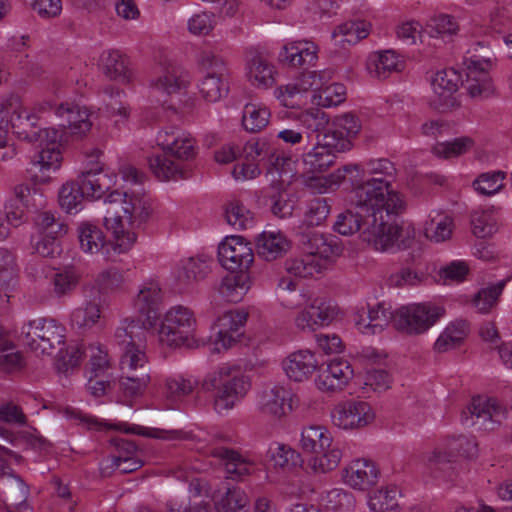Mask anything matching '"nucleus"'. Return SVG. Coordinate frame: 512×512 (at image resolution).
<instances>
[{
  "label": "nucleus",
  "mask_w": 512,
  "mask_h": 512,
  "mask_svg": "<svg viewBox=\"0 0 512 512\" xmlns=\"http://www.w3.org/2000/svg\"><path fill=\"white\" fill-rule=\"evenodd\" d=\"M335 232L349 236L356 232L364 242L371 244L376 250L387 251L394 246L398 249H406L411 246L414 233L404 231L392 222H378V216L369 213L368 208L355 205L354 209H348L337 216L333 225Z\"/></svg>",
  "instance_id": "f257e3e1"
},
{
  "label": "nucleus",
  "mask_w": 512,
  "mask_h": 512,
  "mask_svg": "<svg viewBox=\"0 0 512 512\" xmlns=\"http://www.w3.org/2000/svg\"><path fill=\"white\" fill-rule=\"evenodd\" d=\"M121 174L127 185L134 186L128 199H124V215L104 218L106 229L111 231L114 237V249L119 253L128 251L137 239L135 232L124 229L123 220L125 219L132 228H141L148 222L152 213L150 199L142 187L146 179L145 173L134 166L125 165L121 169Z\"/></svg>",
  "instance_id": "f03ea898"
},
{
  "label": "nucleus",
  "mask_w": 512,
  "mask_h": 512,
  "mask_svg": "<svg viewBox=\"0 0 512 512\" xmlns=\"http://www.w3.org/2000/svg\"><path fill=\"white\" fill-rule=\"evenodd\" d=\"M157 145L162 153H155L148 158L151 171L161 181L188 179L192 169L182 160L196 156L195 140L176 127H167L158 132Z\"/></svg>",
  "instance_id": "7ed1b4c3"
},
{
  "label": "nucleus",
  "mask_w": 512,
  "mask_h": 512,
  "mask_svg": "<svg viewBox=\"0 0 512 512\" xmlns=\"http://www.w3.org/2000/svg\"><path fill=\"white\" fill-rule=\"evenodd\" d=\"M127 337L124 328L116 329L115 341L122 351L119 365L126 374L119 380V389L125 396L134 397L142 394L150 382V369L144 344L138 345Z\"/></svg>",
  "instance_id": "20e7f679"
},
{
  "label": "nucleus",
  "mask_w": 512,
  "mask_h": 512,
  "mask_svg": "<svg viewBox=\"0 0 512 512\" xmlns=\"http://www.w3.org/2000/svg\"><path fill=\"white\" fill-rule=\"evenodd\" d=\"M354 205L368 208L369 213L378 216V222H391V217L402 213L405 202L402 195L380 178H366L351 196Z\"/></svg>",
  "instance_id": "39448f33"
},
{
  "label": "nucleus",
  "mask_w": 512,
  "mask_h": 512,
  "mask_svg": "<svg viewBox=\"0 0 512 512\" xmlns=\"http://www.w3.org/2000/svg\"><path fill=\"white\" fill-rule=\"evenodd\" d=\"M204 391H215L214 408L218 413L232 409L250 389V382L240 368L224 364L201 382Z\"/></svg>",
  "instance_id": "423d86ee"
},
{
  "label": "nucleus",
  "mask_w": 512,
  "mask_h": 512,
  "mask_svg": "<svg viewBox=\"0 0 512 512\" xmlns=\"http://www.w3.org/2000/svg\"><path fill=\"white\" fill-rule=\"evenodd\" d=\"M162 303V291L157 282L145 283L140 289L135 300V306L139 316L124 319L117 329L124 328L127 339L133 340L138 345L145 344L146 332L155 329L160 319V307Z\"/></svg>",
  "instance_id": "0eeeda50"
},
{
  "label": "nucleus",
  "mask_w": 512,
  "mask_h": 512,
  "mask_svg": "<svg viewBox=\"0 0 512 512\" xmlns=\"http://www.w3.org/2000/svg\"><path fill=\"white\" fill-rule=\"evenodd\" d=\"M300 444L303 452L312 454L308 462L314 472L326 473L339 465L342 451L336 446L332 447V436L325 427H305Z\"/></svg>",
  "instance_id": "6e6552de"
},
{
  "label": "nucleus",
  "mask_w": 512,
  "mask_h": 512,
  "mask_svg": "<svg viewBox=\"0 0 512 512\" xmlns=\"http://www.w3.org/2000/svg\"><path fill=\"white\" fill-rule=\"evenodd\" d=\"M37 170L31 165L28 173L33 183L16 185L14 187V196L5 205L7 223L12 226L17 227L26 222L30 214L39 212L46 205V198L37 187V183H46L47 181H39L33 178V176H41V173H36Z\"/></svg>",
  "instance_id": "1a4fd4ad"
},
{
  "label": "nucleus",
  "mask_w": 512,
  "mask_h": 512,
  "mask_svg": "<svg viewBox=\"0 0 512 512\" xmlns=\"http://www.w3.org/2000/svg\"><path fill=\"white\" fill-rule=\"evenodd\" d=\"M196 319L193 312L184 306L172 307L160 323L158 330L162 343L171 347L194 348L197 346L195 339Z\"/></svg>",
  "instance_id": "9d476101"
},
{
  "label": "nucleus",
  "mask_w": 512,
  "mask_h": 512,
  "mask_svg": "<svg viewBox=\"0 0 512 512\" xmlns=\"http://www.w3.org/2000/svg\"><path fill=\"white\" fill-rule=\"evenodd\" d=\"M65 327L53 318L40 317L25 323L21 328V341L34 352L52 355L64 345Z\"/></svg>",
  "instance_id": "9b49d317"
},
{
  "label": "nucleus",
  "mask_w": 512,
  "mask_h": 512,
  "mask_svg": "<svg viewBox=\"0 0 512 512\" xmlns=\"http://www.w3.org/2000/svg\"><path fill=\"white\" fill-rule=\"evenodd\" d=\"M69 135L63 128H38L36 139L41 148L32 158L31 165L41 172V176H33L35 180L49 181L50 173L59 169L62 161L59 145L68 142Z\"/></svg>",
  "instance_id": "f8f14e48"
},
{
  "label": "nucleus",
  "mask_w": 512,
  "mask_h": 512,
  "mask_svg": "<svg viewBox=\"0 0 512 512\" xmlns=\"http://www.w3.org/2000/svg\"><path fill=\"white\" fill-rule=\"evenodd\" d=\"M444 315V307L431 302L410 304L395 310L394 327L409 335H419L428 331Z\"/></svg>",
  "instance_id": "ddd939ff"
},
{
  "label": "nucleus",
  "mask_w": 512,
  "mask_h": 512,
  "mask_svg": "<svg viewBox=\"0 0 512 512\" xmlns=\"http://www.w3.org/2000/svg\"><path fill=\"white\" fill-rule=\"evenodd\" d=\"M201 63L207 73L198 84L199 93L207 102H218L229 93V73L226 64L213 53L203 54Z\"/></svg>",
  "instance_id": "4468645a"
},
{
  "label": "nucleus",
  "mask_w": 512,
  "mask_h": 512,
  "mask_svg": "<svg viewBox=\"0 0 512 512\" xmlns=\"http://www.w3.org/2000/svg\"><path fill=\"white\" fill-rule=\"evenodd\" d=\"M156 60L155 72L150 80V86L154 90L171 95L187 89L191 80L187 70L162 51L156 56Z\"/></svg>",
  "instance_id": "2eb2a0df"
},
{
  "label": "nucleus",
  "mask_w": 512,
  "mask_h": 512,
  "mask_svg": "<svg viewBox=\"0 0 512 512\" xmlns=\"http://www.w3.org/2000/svg\"><path fill=\"white\" fill-rule=\"evenodd\" d=\"M42 111H51L59 119L58 126L66 130L67 134L76 139L82 138L91 129L89 112L87 108L78 104L53 101H45L41 105Z\"/></svg>",
  "instance_id": "dca6fc26"
},
{
  "label": "nucleus",
  "mask_w": 512,
  "mask_h": 512,
  "mask_svg": "<svg viewBox=\"0 0 512 512\" xmlns=\"http://www.w3.org/2000/svg\"><path fill=\"white\" fill-rule=\"evenodd\" d=\"M218 260L231 273L248 272L254 260L253 249L243 236H229L218 247Z\"/></svg>",
  "instance_id": "f3484780"
},
{
  "label": "nucleus",
  "mask_w": 512,
  "mask_h": 512,
  "mask_svg": "<svg viewBox=\"0 0 512 512\" xmlns=\"http://www.w3.org/2000/svg\"><path fill=\"white\" fill-rule=\"evenodd\" d=\"M239 162L234 166L232 175L236 180L254 179L261 174V170L255 161H260L269 158L272 165H277L279 157L277 156L275 162L273 161V149L266 143L260 144L259 141H247L246 144L240 148Z\"/></svg>",
  "instance_id": "a211bd4d"
},
{
  "label": "nucleus",
  "mask_w": 512,
  "mask_h": 512,
  "mask_svg": "<svg viewBox=\"0 0 512 512\" xmlns=\"http://www.w3.org/2000/svg\"><path fill=\"white\" fill-rule=\"evenodd\" d=\"M247 319L248 313L244 310H228L219 316L213 327L217 334L213 350L217 352H220L221 348L227 350L240 342L244 336Z\"/></svg>",
  "instance_id": "6ab92c4d"
},
{
  "label": "nucleus",
  "mask_w": 512,
  "mask_h": 512,
  "mask_svg": "<svg viewBox=\"0 0 512 512\" xmlns=\"http://www.w3.org/2000/svg\"><path fill=\"white\" fill-rule=\"evenodd\" d=\"M339 314L335 302L328 298H315L295 318V324L301 330L315 331L331 324Z\"/></svg>",
  "instance_id": "aec40b11"
},
{
  "label": "nucleus",
  "mask_w": 512,
  "mask_h": 512,
  "mask_svg": "<svg viewBox=\"0 0 512 512\" xmlns=\"http://www.w3.org/2000/svg\"><path fill=\"white\" fill-rule=\"evenodd\" d=\"M299 244L305 255H313L321 262L332 256H339L343 247L338 237L323 234L310 228H299Z\"/></svg>",
  "instance_id": "412c9836"
},
{
  "label": "nucleus",
  "mask_w": 512,
  "mask_h": 512,
  "mask_svg": "<svg viewBox=\"0 0 512 512\" xmlns=\"http://www.w3.org/2000/svg\"><path fill=\"white\" fill-rule=\"evenodd\" d=\"M335 154L318 144L302 156L304 173L307 175L305 184L322 193L328 188V179L317 176L326 172L334 164Z\"/></svg>",
  "instance_id": "4be33fe9"
},
{
  "label": "nucleus",
  "mask_w": 512,
  "mask_h": 512,
  "mask_svg": "<svg viewBox=\"0 0 512 512\" xmlns=\"http://www.w3.org/2000/svg\"><path fill=\"white\" fill-rule=\"evenodd\" d=\"M331 416L335 426L346 430L364 427L374 419L370 404L361 400H348L338 404Z\"/></svg>",
  "instance_id": "5701e85b"
},
{
  "label": "nucleus",
  "mask_w": 512,
  "mask_h": 512,
  "mask_svg": "<svg viewBox=\"0 0 512 512\" xmlns=\"http://www.w3.org/2000/svg\"><path fill=\"white\" fill-rule=\"evenodd\" d=\"M448 452H435L429 459L430 468L443 471L448 477L452 476L450 470H453L455 457L464 456L472 458L477 454V443L466 436L460 435L451 439L448 443Z\"/></svg>",
  "instance_id": "b1692460"
},
{
  "label": "nucleus",
  "mask_w": 512,
  "mask_h": 512,
  "mask_svg": "<svg viewBox=\"0 0 512 512\" xmlns=\"http://www.w3.org/2000/svg\"><path fill=\"white\" fill-rule=\"evenodd\" d=\"M461 81V75L452 68L438 71L434 75L431 85L437 97L434 100V105L438 110L446 112L459 105L454 94Z\"/></svg>",
  "instance_id": "393cba45"
},
{
  "label": "nucleus",
  "mask_w": 512,
  "mask_h": 512,
  "mask_svg": "<svg viewBox=\"0 0 512 512\" xmlns=\"http://www.w3.org/2000/svg\"><path fill=\"white\" fill-rule=\"evenodd\" d=\"M468 20L464 17L457 18L449 14H434L426 21L425 27L416 20H405L398 23L395 32H425L430 29L431 32H458L467 29Z\"/></svg>",
  "instance_id": "a878e982"
},
{
  "label": "nucleus",
  "mask_w": 512,
  "mask_h": 512,
  "mask_svg": "<svg viewBox=\"0 0 512 512\" xmlns=\"http://www.w3.org/2000/svg\"><path fill=\"white\" fill-rule=\"evenodd\" d=\"M74 182L81 188L85 199H100L114 184L113 177L103 173L98 162L83 170Z\"/></svg>",
  "instance_id": "bb28decb"
},
{
  "label": "nucleus",
  "mask_w": 512,
  "mask_h": 512,
  "mask_svg": "<svg viewBox=\"0 0 512 512\" xmlns=\"http://www.w3.org/2000/svg\"><path fill=\"white\" fill-rule=\"evenodd\" d=\"M354 372L348 360L334 358L326 368H320L316 378L317 387L321 391H335L343 388L353 377Z\"/></svg>",
  "instance_id": "cd10ccee"
},
{
  "label": "nucleus",
  "mask_w": 512,
  "mask_h": 512,
  "mask_svg": "<svg viewBox=\"0 0 512 512\" xmlns=\"http://www.w3.org/2000/svg\"><path fill=\"white\" fill-rule=\"evenodd\" d=\"M379 470L374 462L367 459L352 461L343 471L345 483L354 489L366 490L378 481Z\"/></svg>",
  "instance_id": "c85d7f7f"
},
{
  "label": "nucleus",
  "mask_w": 512,
  "mask_h": 512,
  "mask_svg": "<svg viewBox=\"0 0 512 512\" xmlns=\"http://www.w3.org/2000/svg\"><path fill=\"white\" fill-rule=\"evenodd\" d=\"M465 75L466 79L461 81V85L471 98L482 100L494 93L492 79L480 62L472 61Z\"/></svg>",
  "instance_id": "c756f323"
},
{
  "label": "nucleus",
  "mask_w": 512,
  "mask_h": 512,
  "mask_svg": "<svg viewBox=\"0 0 512 512\" xmlns=\"http://www.w3.org/2000/svg\"><path fill=\"white\" fill-rule=\"evenodd\" d=\"M293 397L290 389L275 385L262 394L259 403L260 410L265 415L281 418L292 410Z\"/></svg>",
  "instance_id": "7c9ffc66"
},
{
  "label": "nucleus",
  "mask_w": 512,
  "mask_h": 512,
  "mask_svg": "<svg viewBox=\"0 0 512 512\" xmlns=\"http://www.w3.org/2000/svg\"><path fill=\"white\" fill-rule=\"evenodd\" d=\"M246 69L248 81L257 88L267 89L275 83V66L257 51L249 53Z\"/></svg>",
  "instance_id": "2f4dec72"
},
{
  "label": "nucleus",
  "mask_w": 512,
  "mask_h": 512,
  "mask_svg": "<svg viewBox=\"0 0 512 512\" xmlns=\"http://www.w3.org/2000/svg\"><path fill=\"white\" fill-rule=\"evenodd\" d=\"M71 326L78 333H86L101 327V297L99 293L73 310L70 316Z\"/></svg>",
  "instance_id": "473e14b6"
},
{
  "label": "nucleus",
  "mask_w": 512,
  "mask_h": 512,
  "mask_svg": "<svg viewBox=\"0 0 512 512\" xmlns=\"http://www.w3.org/2000/svg\"><path fill=\"white\" fill-rule=\"evenodd\" d=\"M100 66L110 80L126 84L131 82L133 73L129 58L118 50L104 51L100 57Z\"/></svg>",
  "instance_id": "72a5a7b5"
},
{
  "label": "nucleus",
  "mask_w": 512,
  "mask_h": 512,
  "mask_svg": "<svg viewBox=\"0 0 512 512\" xmlns=\"http://www.w3.org/2000/svg\"><path fill=\"white\" fill-rule=\"evenodd\" d=\"M368 74L376 79H387L392 73L403 69V62L392 50L371 53L366 62Z\"/></svg>",
  "instance_id": "f704fd0d"
},
{
  "label": "nucleus",
  "mask_w": 512,
  "mask_h": 512,
  "mask_svg": "<svg viewBox=\"0 0 512 512\" xmlns=\"http://www.w3.org/2000/svg\"><path fill=\"white\" fill-rule=\"evenodd\" d=\"M317 367L314 354L309 350L291 353L283 362L286 375L296 382L308 379Z\"/></svg>",
  "instance_id": "c9c22d12"
},
{
  "label": "nucleus",
  "mask_w": 512,
  "mask_h": 512,
  "mask_svg": "<svg viewBox=\"0 0 512 512\" xmlns=\"http://www.w3.org/2000/svg\"><path fill=\"white\" fill-rule=\"evenodd\" d=\"M317 58L316 45L311 42H293L282 47L278 59L282 64L297 67L312 65Z\"/></svg>",
  "instance_id": "e433bc0d"
},
{
  "label": "nucleus",
  "mask_w": 512,
  "mask_h": 512,
  "mask_svg": "<svg viewBox=\"0 0 512 512\" xmlns=\"http://www.w3.org/2000/svg\"><path fill=\"white\" fill-rule=\"evenodd\" d=\"M395 311L384 302L369 306L366 316L361 315L357 326L363 333L375 334L383 330L391 321L394 324Z\"/></svg>",
  "instance_id": "4c0bfd02"
},
{
  "label": "nucleus",
  "mask_w": 512,
  "mask_h": 512,
  "mask_svg": "<svg viewBox=\"0 0 512 512\" xmlns=\"http://www.w3.org/2000/svg\"><path fill=\"white\" fill-rule=\"evenodd\" d=\"M256 252L266 261L282 257L290 249V242L281 232H263L256 239Z\"/></svg>",
  "instance_id": "58836bf2"
},
{
  "label": "nucleus",
  "mask_w": 512,
  "mask_h": 512,
  "mask_svg": "<svg viewBox=\"0 0 512 512\" xmlns=\"http://www.w3.org/2000/svg\"><path fill=\"white\" fill-rule=\"evenodd\" d=\"M212 455L223 461L227 478L242 479L244 476L250 474L253 464L245 459L237 451L226 448L216 447L212 450Z\"/></svg>",
  "instance_id": "ea45409f"
},
{
  "label": "nucleus",
  "mask_w": 512,
  "mask_h": 512,
  "mask_svg": "<svg viewBox=\"0 0 512 512\" xmlns=\"http://www.w3.org/2000/svg\"><path fill=\"white\" fill-rule=\"evenodd\" d=\"M258 202L263 205L270 203L271 212L278 218H289L293 214L294 204L288 199V194L274 186H269L256 192Z\"/></svg>",
  "instance_id": "a19ab883"
},
{
  "label": "nucleus",
  "mask_w": 512,
  "mask_h": 512,
  "mask_svg": "<svg viewBox=\"0 0 512 512\" xmlns=\"http://www.w3.org/2000/svg\"><path fill=\"white\" fill-rule=\"evenodd\" d=\"M210 270L208 258L191 257L181 261L177 271V280L181 285L190 286L205 279Z\"/></svg>",
  "instance_id": "79ce46f5"
},
{
  "label": "nucleus",
  "mask_w": 512,
  "mask_h": 512,
  "mask_svg": "<svg viewBox=\"0 0 512 512\" xmlns=\"http://www.w3.org/2000/svg\"><path fill=\"white\" fill-rule=\"evenodd\" d=\"M250 284L248 272L230 273L222 279L219 293L227 302L238 303L250 289Z\"/></svg>",
  "instance_id": "37998d69"
},
{
  "label": "nucleus",
  "mask_w": 512,
  "mask_h": 512,
  "mask_svg": "<svg viewBox=\"0 0 512 512\" xmlns=\"http://www.w3.org/2000/svg\"><path fill=\"white\" fill-rule=\"evenodd\" d=\"M469 331L470 325L468 321L464 319H457L453 321L440 334L434 344V349L437 352L442 353L457 347L468 336Z\"/></svg>",
  "instance_id": "c03bdc74"
},
{
  "label": "nucleus",
  "mask_w": 512,
  "mask_h": 512,
  "mask_svg": "<svg viewBox=\"0 0 512 512\" xmlns=\"http://www.w3.org/2000/svg\"><path fill=\"white\" fill-rule=\"evenodd\" d=\"M365 179L363 164H346L329 175L328 186L343 185L344 189H351L353 194Z\"/></svg>",
  "instance_id": "a18cd8bd"
},
{
  "label": "nucleus",
  "mask_w": 512,
  "mask_h": 512,
  "mask_svg": "<svg viewBox=\"0 0 512 512\" xmlns=\"http://www.w3.org/2000/svg\"><path fill=\"white\" fill-rule=\"evenodd\" d=\"M25 361L21 352L15 350V346L0 327V372L15 373L24 368Z\"/></svg>",
  "instance_id": "49530a36"
},
{
  "label": "nucleus",
  "mask_w": 512,
  "mask_h": 512,
  "mask_svg": "<svg viewBox=\"0 0 512 512\" xmlns=\"http://www.w3.org/2000/svg\"><path fill=\"white\" fill-rule=\"evenodd\" d=\"M270 116L265 105L247 103L242 111V126L247 132L257 133L268 125Z\"/></svg>",
  "instance_id": "de8ad7c7"
},
{
  "label": "nucleus",
  "mask_w": 512,
  "mask_h": 512,
  "mask_svg": "<svg viewBox=\"0 0 512 512\" xmlns=\"http://www.w3.org/2000/svg\"><path fill=\"white\" fill-rule=\"evenodd\" d=\"M331 211L330 200L322 197H315L306 203L302 223L299 228H312L322 225Z\"/></svg>",
  "instance_id": "09e8293b"
},
{
  "label": "nucleus",
  "mask_w": 512,
  "mask_h": 512,
  "mask_svg": "<svg viewBox=\"0 0 512 512\" xmlns=\"http://www.w3.org/2000/svg\"><path fill=\"white\" fill-rule=\"evenodd\" d=\"M215 507L217 512H249V498L242 488L227 487Z\"/></svg>",
  "instance_id": "8fccbe9b"
},
{
  "label": "nucleus",
  "mask_w": 512,
  "mask_h": 512,
  "mask_svg": "<svg viewBox=\"0 0 512 512\" xmlns=\"http://www.w3.org/2000/svg\"><path fill=\"white\" fill-rule=\"evenodd\" d=\"M78 239L81 249L92 254L98 253L106 244L103 231L89 222H83L78 226Z\"/></svg>",
  "instance_id": "3c124183"
},
{
  "label": "nucleus",
  "mask_w": 512,
  "mask_h": 512,
  "mask_svg": "<svg viewBox=\"0 0 512 512\" xmlns=\"http://www.w3.org/2000/svg\"><path fill=\"white\" fill-rule=\"evenodd\" d=\"M266 458L274 467L279 468H294L302 463L300 454L291 447L280 444L272 443L267 452Z\"/></svg>",
  "instance_id": "603ef678"
},
{
  "label": "nucleus",
  "mask_w": 512,
  "mask_h": 512,
  "mask_svg": "<svg viewBox=\"0 0 512 512\" xmlns=\"http://www.w3.org/2000/svg\"><path fill=\"white\" fill-rule=\"evenodd\" d=\"M24 108L18 95H11L0 104V133L14 134V124H17L22 116Z\"/></svg>",
  "instance_id": "864d4df0"
},
{
  "label": "nucleus",
  "mask_w": 512,
  "mask_h": 512,
  "mask_svg": "<svg viewBox=\"0 0 512 512\" xmlns=\"http://www.w3.org/2000/svg\"><path fill=\"white\" fill-rule=\"evenodd\" d=\"M341 131L334 124L328 125L322 134L317 135V144L333 154L350 150L351 140L344 136Z\"/></svg>",
  "instance_id": "5fc2aeb1"
},
{
  "label": "nucleus",
  "mask_w": 512,
  "mask_h": 512,
  "mask_svg": "<svg viewBox=\"0 0 512 512\" xmlns=\"http://www.w3.org/2000/svg\"><path fill=\"white\" fill-rule=\"evenodd\" d=\"M78 280L79 274L73 266L54 270L51 277L53 293L57 297L70 294L76 288Z\"/></svg>",
  "instance_id": "6e6d98bb"
},
{
  "label": "nucleus",
  "mask_w": 512,
  "mask_h": 512,
  "mask_svg": "<svg viewBox=\"0 0 512 512\" xmlns=\"http://www.w3.org/2000/svg\"><path fill=\"white\" fill-rule=\"evenodd\" d=\"M400 495L397 487H386L379 489L369 495L368 506L374 512H390L398 507V496Z\"/></svg>",
  "instance_id": "4d7b16f0"
},
{
  "label": "nucleus",
  "mask_w": 512,
  "mask_h": 512,
  "mask_svg": "<svg viewBox=\"0 0 512 512\" xmlns=\"http://www.w3.org/2000/svg\"><path fill=\"white\" fill-rule=\"evenodd\" d=\"M508 280H501L486 288L480 289L473 298V305L480 313H488L497 305Z\"/></svg>",
  "instance_id": "13d9d810"
},
{
  "label": "nucleus",
  "mask_w": 512,
  "mask_h": 512,
  "mask_svg": "<svg viewBox=\"0 0 512 512\" xmlns=\"http://www.w3.org/2000/svg\"><path fill=\"white\" fill-rule=\"evenodd\" d=\"M286 270L289 274L300 278L313 277L322 271L323 265L313 255H304L300 258L286 261Z\"/></svg>",
  "instance_id": "bf43d9fd"
},
{
  "label": "nucleus",
  "mask_w": 512,
  "mask_h": 512,
  "mask_svg": "<svg viewBox=\"0 0 512 512\" xmlns=\"http://www.w3.org/2000/svg\"><path fill=\"white\" fill-rule=\"evenodd\" d=\"M81 188L74 180L67 182L59 191V204L67 212H78L84 200Z\"/></svg>",
  "instance_id": "052dcab7"
},
{
  "label": "nucleus",
  "mask_w": 512,
  "mask_h": 512,
  "mask_svg": "<svg viewBox=\"0 0 512 512\" xmlns=\"http://www.w3.org/2000/svg\"><path fill=\"white\" fill-rule=\"evenodd\" d=\"M453 220L450 216L437 214L432 217L425 227L426 236L436 243L443 242L451 237Z\"/></svg>",
  "instance_id": "680f3d73"
},
{
  "label": "nucleus",
  "mask_w": 512,
  "mask_h": 512,
  "mask_svg": "<svg viewBox=\"0 0 512 512\" xmlns=\"http://www.w3.org/2000/svg\"><path fill=\"white\" fill-rule=\"evenodd\" d=\"M274 95L281 105L287 108H299L305 102V93L296 80L275 89Z\"/></svg>",
  "instance_id": "e2e57ef3"
},
{
  "label": "nucleus",
  "mask_w": 512,
  "mask_h": 512,
  "mask_svg": "<svg viewBox=\"0 0 512 512\" xmlns=\"http://www.w3.org/2000/svg\"><path fill=\"white\" fill-rule=\"evenodd\" d=\"M325 507L329 512H350L355 507V498L349 491L335 488L327 492Z\"/></svg>",
  "instance_id": "0e129e2a"
},
{
  "label": "nucleus",
  "mask_w": 512,
  "mask_h": 512,
  "mask_svg": "<svg viewBox=\"0 0 512 512\" xmlns=\"http://www.w3.org/2000/svg\"><path fill=\"white\" fill-rule=\"evenodd\" d=\"M473 141L468 137L455 138L451 141L438 142L432 148L433 154L445 159L458 157L468 151Z\"/></svg>",
  "instance_id": "69168bd1"
},
{
  "label": "nucleus",
  "mask_w": 512,
  "mask_h": 512,
  "mask_svg": "<svg viewBox=\"0 0 512 512\" xmlns=\"http://www.w3.org/2000/svg\"><path fill=\"white\" fill-rule=\"evenodd\" d=\"M225 219L229 225L238 230L252 227L253 215L239 202H231L225 209Z\"/></svg>",
  "instance_id": "338daca9"
},
{
  "label": "nucleus",
  "mask_w": 512,
  "mask_h": 512,
  "mask_svg": "<svg viewBox=\"0 0 512 512\" xmlns=\"http://www.w3.org/2000/svg\"><path fill=\"white\" fill-rule=\"evenodd\" d=\"M503 179L504 173L501 171L482 173L474 180L473 187L479 194L491 196L502 188Z\"/></svg>",
  "instance_id": "774afa93"
}]
</instances>
